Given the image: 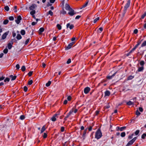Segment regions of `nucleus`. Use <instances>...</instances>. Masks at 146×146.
Listing matches in <instances>:
<instances>
[{
	"label": "nucleus",
	"instance_id": "nucleus-60",
	"mask_svg": "<svg viewBox=\"0 0 146 146\" xmlns=\"http://www.w3.org/2000/svg\"><path fill=\"white\" fill-rule=\"evenodd\" d=\"M92 126H90L88 128V129L89 131H90L92 130Z\"/></svg>",
	"mask_w": 146,
	"mask_h": 146
},
{
	"label": "nucleus",
	"instance_id": "nucleus-30",
	"mask_svg": "<svg viewBox=\"0 0 146 146\" xmlns=\"http://www.w3.org/2000/svg\"><path fill=\"white\" fill-rule=\"evenodd\" d=\"M51 82L50 81H48L47 83L46 84V86L47 87H48L50 86L51 84Z\"/></svg>",
	"mask_w": 146,
	"mask_h": 146
},
{
	"label": "nucleus",
	"instance_id": "nucleus-27",
	"mask_svg": "<svg viewBox=\"0 0 146 146\" xmlns=\"http://www.w3.org/2000/svg\"><path fill=\"white\" fill-rule=\"evenodd\" d=\"M146 45V41H144L143 42L141 46V47H143Z\"/></svg>",
	"mask_w": 146,
	"mask_h": 146
},
{
	"label": "nucleus",
	"instance_id": "nucleus-7",
	"mask_svg": "<svg viewBox=\"0 0 146 146\" xmlns=\"http://www.w3.org/2000/svg\"><path fill=\"white\" fill-rule=\"evenodd\" d=\"M90 88L88 87H87L84 89V92L85 94H87L90 92Z\"/></svg>",
	"mask_w": 146,
	"mask_h": 146
},
{
	"label": "nucleus",
	"instance_id": "nucleus-16",
	"mask_svg": "<svg viewBox=\"0 0 146 146\" xmlns=\"http://www.w3.org/2000/svg\"><path fill=\"white\" fill-rule=\"evenodd\" d=\"M53 15V13L51 10H49L48 12L46 13V15L47 16L50 15L51 16H52Z\"/></svg>",
	"mask_w": 146,
	"mask_h": 146
},
{
	"label": "nucleus",
	"instance_id": "nucleus-49",
	"mask_svg": "<svg viewBox=\"0 0 146 146\" xmlns=\"http://www.w3.org/2000/svg\"><path fill=\"white\" fill-rule=\"evenodd\" d=\"M33 83V81L32 80H31L29 81L28 82V84L29 85H31Z\"/></svg>",
	"mask_w": 146,
	"mask_h": 146
},
{
	"label": "nucleus",
	"instance_id": "nucleus-6",
	"mask_svg": "<svg viewBox=\"0 0 146 146\" xmlns=\"http://www.w3.org/2000/svg\"><path fill=\"white\" fill-rule=\"evenodd\" d=\"M37 6L35 4H33L29 7V9L32 11L35 10L34 9Z\"/></svg>",
	"mask_w": 146,
	"mask_h": 146
},
{
	"label": "nucleus",
	"instance_id": "nucleus-5",
	"mask_svg": "<svg viewBox=\"0 0 146 146\" xmlns=\"http://www.w3.org/2000/svg\"><path fill=\"white\" fill-rule=\"evenodd\" d=\"M22 20V18L20 15H19L17 17V19L15 20V21L16 23L19 24L20 22V21Z\"/></svg>",
	"mask_w": 146,
	"mask_h": 146
},
{
	"label": "nucleus",
	"instance_id": "nucleus-48",
	"mask_svg": "<svg viewBox=\"0 0 146 146\" xmlns=\"http://www.w3.org/2000/svg\"><path fill=\"white\" fill-rule=\"evenodd\" d=\"M30 40V38H29L26 40L25 42V45H27L28 43V42Z\"/></svg>",
	"mask_w": 146,
	"mask_h": 146
},
{
	"label": "nucleus",
	"instance_id": "nucleus-58",
	"mask_svg": "<svg viewBox=\"0 0 146 146\" xmlns=\"http://www.w3.org/2000/svg\"><path fill=\"white\" fill-rule=\"evenodd\" d=\"M64 130V127H61V132H63Z\"/></svg>",
	"mask_w": 146,
	"mask_h": 146
},
{
	"label": "nucleus",
	"instance_id": "nucleus-57",
	"mask_svg": "<svg viewBox=\"0 0 146 146\" xmlns=\"http://www.w3.org/2000/svg\"><path fill=\"white\" fill-rule=\"evenodd\" d=\"M138 31V30L137 29H136L134 30L133 33L134 34H136L137 33Z\"/></svg>",
	"mask_w": 146,
	"mask_h": 146
},
{
	"label": "nucleus",
	"instance_id": "nucleus-61",
	"mask_svg": "<svg viewBox=\"0 0 146 146\" xmlns=\"http://www.w3.org/2000/svg\"><path fill=\"white\" fill-rule=\"evenodd\" d=\"M71 97L70 96H69L68 97L67 99L68 101H70L71 100Z\"/></svg>",
	"mask_w": 146,
	"mask_h": 146
},
{
	"label": "nucleus",
	"instance_id": "nucleus-14",
	"mask_svg": "<svg viewBox=\"0 0 146 146\" xmlns=\"http://www.w3.org/2000/svg\"><path fill=\"white\" fill-rule=\"evenodd\" d=\"M44 29L43 27H41L39 29V31L38 32L39 34L40 35L42 34V33L44 31Z\"/></svg>",
	"mask_w": 146,
	"mask_h": 146
},
{
	"label": "nucleus",
	"instance_id": "nucleus-56",
	"mask_svg": "<svg viewBox=\"0 0 146 146\" xmlns=\"http://www.w3.org/2000/svg\"><path fill=\"white\" fill-rule=\"evenodd\" d=\"M141 44V41H138L137 42V44L135 46H136L137 47H138V46L140 44Z\"/></svg>",
	"mask_w": 146,
	"mask_h": 146
},
{
	"label": "nucleus",
	"instance_id": "nucleus-53",
	"mask_svg": "<svg viewBox=\"0 0 146 146\" xmlns=\"http://www.w3.org/2000/svg\"><path fill=\"white\" fill-rule=\"evenodd\" d=\"M28 90L27 87L26 86H25L24 87V90L25 92H26Z\"/></svg>",
	"mask_w": 146,
	"mask_h": 146
},
{
	"label": "nucleus",
	"instance_id": "nucleus-31",
	"mask_svg": "<svg viewBox=\"0 0 146 146\" xmlns=\"http://www.w3.org/2000/svg\"><path fill=\"white\" fill-rule=\"evenodd\" d=\"M141 138L143 139H145V137H146V133H144L141 135Z\"/></svg>",
	"mask_w": 146,
	"mask_h": 146
},
{
	"label": "nucleus",
	"instance_id": "nucleus-1",
	"mask_svg": "<svg viewBox=\"0 0 146 146\" xmlns=\"http://www.w3.org/2000/svg\"><path fill=\"white\" fill-rule=\"evenodd\" d=\"M102 136V134L100 129H98L95 133V138L98 139H100Z\"/></svg>",
	"mask_w": 146,
	"mask_h": 146
},
{
	"label": "nucleus",
	"instance_id": "nucleus-42",
	"mask_svg": "<svg viewBox=\"0 0 146 146\" xmlns=\"http://www.w3.org/2000/svg\"><path fill=\"white\" fill-rule=\"evenodd\" d=\"M146 15V12H145L141 16V18L143 19Z\"/></svg>",
	"mask_w": 146,
	"mask_h": 146
},
{
	"label": "nucleus",
	"instance_id": "nucleus-2",
	"mask_svg": "<svg viewBox=\"0 0 146 146\" xmlns=\"http://www.w3.org/2000/svg\"><path fill=\"white\" fill-rule=\"evenodd\" d=\"M130 5V0H128L126 3L125 6L124 7V9L122 13V15L123 17H124L125 14L126 13L127 10L128 8L129 7Z\"/></svg>",
	"mask_w": 146,
	"mask_h": 146
},
{
	"label": "nucleus",
	"instance_id": "nucleus-19",
	"mask_svg": "<svg viewBox=\"0 0 146 146\" xmlns=\"http://www.w3.org/2000/svg\"><path fill=\"white\" fill-rule=\"evenodd\" d=\"M87 129H88V128H87L86 129H85V130H84V131L83 133V135L82 136L83 137H85L86 134V132H87Z\"/></svg>",
	"mask_w": 146,
	"mask_h": 146
},
{
	"label": "nucleus",
	"instance_id": "nucleus-34",
	"mask_svg": "<svg viewBox=\"0 0 146 146\" xmlns=\"http://www.w3.org/2000/svg\"><path fill=\"white\" fill-rule=\"evenodd\" d=\"M56 27L58 30H60L61 29V26L59 24H58L56 25Z\"/></svg>",
	"mask_w": 146,
	"mask_h": 146
},
{
	"label": "nucleus",
	"instance_id": "nucleus-10",
	"mask_svg": "<svg viewBox=\"0 0 146 146\" xmlns=\"http://www.w3.org/2000/svg\"><path fill=\"white\" fill-rule=\"evenodd\" d=\"M65 9L67 11H69L72 8L70 7L69 5L67 3L65 4Z\"/></svg>",
	"mask_w": 146,
	"mask_h": 146
},
{
	"label": "nucleus",
	"instance_id": "nucleus-64",
	"mask_svg": "<svg viewBox=\"0 0 146 146\" xmlns=\"http://www.w3.org/2000/svg\"><path fill=\"white\" fill-rule=\"evenodd\" d=\"M137 138L136 137H134L133 138V139H131V140L132 141L134 142L135 141V140Z\"/></svg>",
	"mask_w": 146,
	"mask_h": 146
},
{
	"label": "nucleus",
	"instance_id": "nucleus-28",
	"mask_svg": "<svg viewBox=\"0 0 146 146\" xmlns=\"http://www.w3.org/2000/svg\"><path fill=\"white\" fill-rule=\"evenodd\" d=\"M135 114L137 115V116H138L141 114V113L138 110H137L136 111Z\"/></svg>",
	"mask_w": 146,
	"mask_h": 146
},
{
	"label": "nucleus",
	"instance_id": "nucleus-12",
	"mask_svg": "<svg viewBox=\"0 0 146 146\" xmlns=\"http://www.w3.org/2000/svg\"><path fill=\"white\" fill-rule=\"evenodd\" d=\"M8 32H6L4 33L3 35L2 36V39L4 40L5 39L7 36V35H8Z\"/></svg>",
	"mask_w": 146,
	"mask_h": 146
},
{
	"label": "nucleus",
	"instance_id": "nucleus-55",
	"mask_svg": "<svg viewBox=\"0 0 146 146\" xmlns=\"http://www.w3.org/2000/svg\"><path fill=\"white\" fill-rule=\"evenodd\" d=\"M71 62V60L70 58H69L68 59V60L66 62V63L67 64H69Z\"/></svg>",
	"mask_w": 146,
	"mask_h": 146
},
{
	"label": "nucleus",
	"instance_id": "nucleus-8",
	"mask_svg": "<svg viewBox=\"0 0 146 146\" xmlns=\"http://www.w3.org/2000/svg\"><path fill=\"white\" fill-rule=\"evenodd\" d=\"M74 27V26L73 25L71 24L70 25V23H68L66 25L67 28L68 29V28H69L70 30L73 29Z\"/></svg>",
	"mask_w": 146,
	"mask_h": 146
},
{
	"label": "nucleus",
	"instance_id": "nucleus-20",
	"mask_svg": "<svg viewBox=\"0 0 146 146\" xmlns=\"http://www.w3.org/2000/svg\"><path fill=\"white\" fill-rule=\"evenodd\" d=\"M144 70V67L143 66L140 67L138 68V72H142Z\"/></svg>",
	"mask_w": 146,
	"mask_h": 146
},
{
	"label": "nucleus",
	"instance_id": "nucleus-3",
	"mask_svg": "<svg viewBox=\"0 0 146 146\" xmlns=\"http://www.w3.org/2000/svg\"><path fill=\"white\" fill-rule=\"evenodd\" d=\"M69 11V12L68 13V14L71 16H72L76 14V12H75L74 10L72 9V8L70 9Z\"/></svg>",
	"mask_w": 146,
	"mask_h": 146
},
{
	"label": "nucleus",
	"instance_id": "nucleus-24",
	"mask_svg": "<svg viewBox=\"0 0 146 146\" xmlns=\"http://www.w3.org/2000/svg\"><path fill=\"white\" fill-rule=\"evenodd\" d=\"M10 80V78H9L7 77L4 80V81L5 82H8Z\"/></svg>",
	"mask_w": 146,
	"mask_h": 146
},
{
	"label": "nucleus",
	"instance_id": "nucleus-18",
	"mask_svg": "<svg viewBox=\"0 0 146 146\" xmlns=\"http://www.w3.org/2000/svg\"><path fill=\"white\" fill-rule=\"evenodd\" d=\"M22 36L20 34H17L16 36V38L18 40H20L22 38Z\"/></svg>",
	"mask_w": 146,
	"mask_h": 146
},
{
	"label": "nucleus",
	"instance_id": "nucleus-22",
	"mask_svg": "<svg viewBox=\"0 0 146 146\" xmlns=\"http://www.w3.org/2000/svg\"><path fill=\"white\" fill-rule=\"evenodd\" d=\"M46 129L45 126L44 125L43 126L41 129L40 131V133H42Z\"/></svg>",
	"mask_w": 146,
	"mask_h": 146
},
{
	"label": "nucleus",
	"instance_id": "nucleus-25",
	"mask_svg": "<svg viewBox=\"0 0 146 146\" xmlns=\"http://www.w3.org/2000/svg\"><path fill=\"white\" fill-rule=\"evenodd\" d=\"M20 33L22 35H24L25 34V31L24 30H21V31Z\"/></svg>",
	"mask_w": 146,
	"mask_h": 146
},
{
	"label": "nucleus",
	"instance_id": "nucleus-4",
	"mask_svg": "<svg viewBox=\"0 0 146 146\" xmlns=\"http://www.w3.org/2000/svg\"><path fill=\"white\" fill-rule=\"evenodd\" d=\"M74 42H72L69 44L68 46L66 48L65 50H67L70 49L74 44Z\"/></svg>",
	"mask_w": 146,
	"mask_h": 146
},
{
	"label": "nucleus",
	"instance_id": "nucleus-43",
	"mask_svg": "<svg viewBox=\"0 0 146 146\" xmlns=\"http://www.w3.org/2000/svg\"><path fill=\"white\" fill-rule=\"evenodd\" d=\"M133 78V76H130L128 77L127 79L128 80H131Z\"/></svg>",
	"mask_w": 146,
	"mask_h": 146
},
{
	"label": "nucleus",
	"instance_id": "nucleus-29",
	"mask_svg": "<svg viewBox=\"0 0 146 146\" xmlns=\"http://www.w3.org/2000/svg\"><path fill=\"white\" fill-rule=\"evenodd\" d=\"M88 2H89L88 0L87 1H86V3H85V4H84V5H83L82 8H84V7H86L87 6V5H88Z\"/></svg>",
	"mask_w": 146,
	"mask_h": 146
},
{
	"label": "nucleus",
	"instance_id": "nucleus-46",
	"mask_svg": "<svg viewBox=\"0 0 146 146\" xmlns=\"http://www.w3.org/2000/svg\"><path fill=\"white\" fill-rule=\"evenodd\" d=\"M133 134H131V135H129L128 137V139H132L133 137Z\"/></svg>",
	"mask_w": 146,
	"mask_h": 146
},
{
	"label": "nucleus",
	"instance_id": "nucleus-45",
	"mask_svg": "<svg viewBox=\"0 0 146 146\" xmlns=\"http://www.w3.org/2000/svg\"><path fill=\"white\" fill-rule=\"evenodd\" d=\"M5 78V77L3 76H0V81H1L3 80H4Z\"/></svg>",
	"mask_w": 146,
	"mask_h": 146
},
{
	"label": "nucleus",
	"instance_id": "nucleus-63",
	"mask_svg": "<svg viewBox=\"0 0 146 146\" xmlns=\"http://www.w3.org/2000/svg\"><path fill=\"white\" fill-rule=\"evenodd\" d=\"M36 23V22H33L32 23L31 25H32L34 26L35 25Z\"/></svg>",
	"mask_w": 146,
	"mask_h": 146
},
{
	"label": "nucleus",
	"instance_id": "nucleus-37",
	"mask_svg": "<svg viewBox=\"0 0 146 146\" xmlns=\"http://www.w3.org/2000/svg\"><path fill=\"white\" fill-rule=\"evenodd\" d=\"M4 9L6 11H8L9 10V8L8 6H6L5 7Z\"/></svg>",
	"mask_w": 146,
	"mask_h": 146
},
{
	"label": "nucleus",
	"instance_id": "nucleus-52",
	"mask_svg": "<svg viewBox=\"0 0 146 146\" xmlns=\"http://www.w3.org/2000/svg\"><path fill=\"white\" fill-rule=\"evenodd\" d=\"M20 65L19 64H17L16 66V68L17 70H19L20 68Z\"/></svg>",
	"mask_w": 146,
	"mask_h": 146
},
{
	"label": "nucleus",
	"instance_id": "nucleus-17",
	"mask_svg": "<svg viewBox=\"0 0 146 146\" xmlns=\"http://www.w3.org/2000/svg\"><path fill=\"white\" fill-rule=\"evenodd\" d=\"M134 142L131 140L127 144V145L125 146H129L131 145Z\"/></svg>",
	"mask_w": 146,
	"mask_h": 146
},
{
	"label": "nucleus",
	"instance_id": "nucleus-38",
	"mask_svg": "<svg viewBox=\"0 0 146 146\" xmlns=\"http://www.w3.org/2000/svg\"><path fill=\"white\" fill-rule=\"evenodd\" d=\"M140 65L142 66H143L144 64H145V62H144V61L143 60H141V61L140 62Z\"/></svg>",
	"mask_w": 146,
	"mask_h": 146
},
{
	"label": "nucleus",
	"instance_id": "nucleus-50",
	"mask_svg": "<svg viewBox=\"0 0 146 146\" xmlns=\"http://www.w3.org/2000/svg\"><path fill=\"white\" fill-rule=\"evenodd\" d=\"M9 19L10 21H13L14 20V18L13 16H10L9 17Z\"/></svg>",
	"mask_w": 146,
	"mask_h": 146
},
{
	"label": "nucleus",
	"instance_id": "nucleus-51",
	"mask_svg": "<svg viewBox=\"0 0 146 146\" xmlns=\"http://www.w3.org/2000/svg\"><path fill=\"white\" fill-rule=\"evenodd\" d=\"M33 73V71H30L28 73V75H29V76H31L32 74Z\"/></svg>",
	"mask_w": 146,
	"mask_h": 146
},
{
	"label": "nucleus",
	"instance_id": "nucleus-23",
	"mask_svg": "<svg viewBox=\"0 0 146 146\" xmlns=\"http://www.w3.org/2000/svg\"><path fill=\"white\" fill-rule=\"evenodd\" d=\"M137 116L136 117L134 118L131 119L130 120V123H134L135 122V121L136 120L137 118Z\"/></svg>",
	"mask_w": 146,
	"mask_h": 146
},
{
	"label": "nucleus",
	"instance_id": "nucleus-32",
	"mask_svg": "<svg viewBox=\"0 0 146 146\" xmlns=\"http://www.w3.org/2000/svg\"><path fill=\"white\" fill-rule=\"evenodd\" d=\"M8 19H6L4 21L3 23L4 25H6L8 23Z\"/></svg>",
	"mask_w": 146,
	"mask_h": 146
},
{
	"label": "nucleus",
	"instance_id": "nucleus-13",
	"mask_svg": "<svg viewBox=\"0 0 146 146\" xmlns=\"http://www.w3.org/2000/svg\"><path fill=\"white\" fill-rule=\"evenodd\" d=\"M110 94V92L108 90H106L105 92V96H109Z\"/></svg>",
	"mask_w": 146,
	"mask_h": 146
},
{
	"label": "nucleus",
	"instance_id": "nucleus-39",
	"mask_svg": "<svg viewBox=\"0 0 146 146\" xmlns=\"http://www.w3.org/2000/svg\"><path fill=\"white\" fill-rule=\"evenodd\" d=\"M125 135V132H123L121 133V136L122 137H124Z\"/></svg>",
	"mask_w": 146,
	"mask_h": 146
},
{
	"label": "nucleus",
	"instance_id": "nucleus-40",
	"mask_svg": "<svg viewBox=\"0 0 146 146\" xmlns=\"http://www.w3.org/2000/svg\"><path fill=\"white\" fill-rule=\"evenodd\" d=\"M35 13V10H33L31 11L30 13V14L31 15H34Z\"/></svg>",
	"mask_w": 146,
	"mask_h": 146
},
{
	"label": "nucleus",
	"instance_id": "nucleus-35",
	"mask_svg": "<svg viewBox=\"0 0 146 146\" xmlns=\"http://www.w3.org/2000/svg\"><path fill=\"white\" fill-rule=\"evenodd\" d=\"M126 127L125 126H123L122 127H120V131H122L126 129Z\"/></svg>",
	"mask_w": 146,
	"mask_h": 146
},
{
	"label": "nucleus",
	"instance_id": "nucleus-11",
	"mask_svg": "<svg viewBox=\"0 0 146 146\" xmlns=\"http://www.w3.org/2000/svg\"><path fill=\"white\" fill-rule=\"evenodd\" d=\"M58 114H55L51 118V119L53 121H55L56 120V117L57 116Z\"/></svg>",
	"mask_w": 146,
	"mask_h": 146
},
{
	"label": "nucleus",
	"instance_id": "nucleus-15",
	"mask_svg": "<svg viewBox=\"0 0 146 146\" xmlns=\"http://www.w3.org/2000/svg\"><path fill=\"white\" fill-rule=\"evenodd\" d=\"M9 77L11 78V80L13 81L15 80L17 78V76H13L12 75H10Z\"/></svg>",
	"mask_w": 146,
	"mask_h": 146
},
{
	"label": "nucleus",
	"instance_id": "nucleus-44",
	"mask_svg": "<svg viewBox=\"0 0 146 146\" xmlns=\"http://www.w3.org/2000/svg\"><path fill=\"white\" fill-rule=\"evenodd\" d=\"M100 18L99 17H98L97 18H96L94 20V23H96V22Z\"/></svg>",
	"mask_w": 146,
	"mask_h": 146
},
{
	"label": "nucleus",
	"instance_id": "nucleus-59",
	"mask_svg": "<svg viewBox=\"0 0 146 146\" xmlns=\"http://www.w3.org/2000/svg\"><path fill=\"white\" fill-rule=\"evenodd\" d=\"M139 110L140 112H142L143 111V108L141 107H139Z\"/></svg>",
	"mask_w": 146,
	"mask_h": 146
},
{
	"label": "nucleus",
	"instance_id": "nucleus-62",
	"mask_svg": "<svg viewBox=\"0 0 146 146\" xmlns=\"http://www.w3.org/2000/svg\"><path fill=\"white\" fill-rule=\"evenodd\" d=\"M81 17V16L78 15L75 18L76 19H79Z\"/></svg>",
	"mask_w": 146,
	"mask_h": 146
},
{
	"label": "nucleus",
	"instance_id": "nucleus-36",
	"mask_svg": "<svg viewBox=\"0 0 146 146\" xmlns=\"http://www.w3.org/2000/svg\"><path fill=\"white\" fill-rule=\"evenodd\" d=\"M26 68L25 66H23L21 67V70L23 72H24Z\"/></svg>",
	"mask_w": 146,
	"mask_h": 146
},
{
	"label": "nucleus",
	"instance_id": "nucleus-21",
	"mask_svg": "<svg viewBox=\"0 0 146 146\" xmlns=\"http://www.w3.org/2000/svg\"><path fill=\"white\" fill-rule=\"evenodd\" d=\"M12 44H11V43H9L8 44V48L9 49H11L12 47Z\"/></svg>",
	"mask_w": 146,
	"mask_h": 146
},
{
	"label": "nucleus",
	"instance_id": "nucleus-26",
	"mask_svg": "<svg viewBox=\"0 0 146 146\" xmlns=\"http://www.w3.org/2000/svg\"><path fill=\"white\" fill-rule=\"evenodd\" d=\"M133 104V102H132L131 101H129L128 102H127L126 104L128 106H131Z\"/></svg>",
	"mask_w": 146,
	"mask_h": 146
},
{
	"label": "nucleus",
	"instance_id": "nucleus-41",
	"mask_svg": "<svg viewBox=\"0 0 146 146\" xmlns=\"http://www.w3.org/2000/svg\"><path fill=\"white\" fill-rule=\"evenodd\" d=\"M8 52V50L7 48L5 49L3 51V52L5 54H7Z\"/></svg>",
	"mask_w": 146,
	"mask_h": 146
},
{
	"label": "nucleus",
	"instance_id": "nucleus-47",
	"mask_svg": "<svg viewBox=\"0 0 146 146\" xmlns=\"http://www.w3.org/2000/svg\"><path fill=\"white\" fill-rule=\"evenodd\" d=\"M140 131L139 130H137L135 132V135H138Z\"/></svg>",
	"mask_w": 146,
	"mask_h": 146
},
{
	"label": "nucleus",
	"instance_id": "nucleus-33",
	"mask_svg": "<svg viewBox=\"0 0 146 146\" xmlns=\"http://www.w3.org/2000/svg\"><path fill=\"white\" fill-rule=\"evenodd\" d=\"M25 117L24 115H21V116L20 117V119L21 120H23L24 119H25Z\"/></svg>",
	"mask_w": 146,
	"mask_h": 146
},
{
	"label": "nucleus",
	"instance_id": "nucleus-9",
	"mask_svg": "<svg viewBox=\"0 0 146 146\" xmlns=\"http://www.w3.org/2000/svg\"><path fill=\"white\" fill-rule=\"evenodd\" d=\"M117 72V71L115 72L113 74H112L111 76H107V78L108 79L110 80L113 77L116 73Z\"/></svg>",
	"mask_w": 146,
	"mask_h": 146
},
{
	"label": "nucleus",
	"instance_id": "nucleus-54",
	"mask_svg": "<svg viewBox=\"0 0 146 146\" xmlns=\"http://www.w3.org/2000/svg\"><path fill=\"white\" fill-rule=\"evenodd\" d=\"M47 134L46 133H44V135L43 136L44 138H46L47 137Z\"/></svg>",
	"mask_w": 146,
	"mask_h": 146
}]
</instances>
